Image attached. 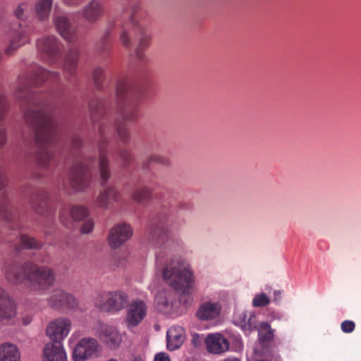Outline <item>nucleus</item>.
<instances>
[{
    "label": "nucleus",
    "instance_id": "a211bd4d",
    "mask_svg": "<svg viewBox=\"0 0 361 361\" xmlns=\"http://www.w3.org/2000/svg\"><path fill=\"white\" fill-rule=\"evenodd\" d=\"M49 305L56 310H68L77 305L75 298L61 289H55L48 299Z\"/></svg>",
    "mask_w": 361,
    "mask_h": 361
},
{
    "label": "nucleus",
    "instance_id": "37998d69",
    "mask_svg": "<svg viewBox=\"0 0 361 361\" xmlns=\"http://www.w3.org/2000/svg\"><path fill=\"white\" fill-rule=\"evenodd\" d=\"M270 300L264 293L257 294L252 299V305L255 307H265L269 304Z\"/></svg>",
    "mask_w": 361,
    "mask_h": 361
},
{
    "label": "nucleus",
    "instance_id": "20e7f679",
    "mask_svg": "<svg viewBox=\"0 0 361 361\" xmlns=\"http://www.w3.org/2000/svg\"><path fill=\"white\" fill-rule=\"evenodd\" d=\"M131 35H136L139 39L135 55L138 60L142 61L145 58L144 51L149 46L151 35L145 27L137 23L135 8H133L130 18L120 25L119 39L124 47H130Z\"/></svg>",
    "mask_w": 361,
    "mask_h": 361
},
{
    "label": "nucleus",
    "instance_id": "393cba45",
    "mask_svg": "<svg viewBox=\"0 0 361 361\" xmlns=\"http://www.w3.org/2000/svg\"><path fill=\"white\" fill-rule=\"evenodd\" d=\"M167 348L175 350L179 348L185 340V330L179 326H171L166 334Z\"/></svg>",
    "mask_w": 361,
    "mask_h": 361
},
{
    "label": "nucleus",
    "instance_id": "4c0bfd02",
    "mask_svg": "<svg viewBox=\"0 0 361 361\" xmlns=\"http://www.w3.org/2000/svg\"><path fill=\"white\" fill-rule=\"evenodd\" d=\"M30 5L27 2L19 4L13 10L16 18L20 20H25L28 18Z\"/></svg>",
    "mask_w": 361,
    "mask_h": 361
},
{
    "label": "nucleus",
    "instance_id": "9d476101",
    "mask_svg": "<svg viewBox=\"0 0 361 361\" xmlns=\"http://www.w3.org/2000/svg\"><path fill=\"white\" fill-rule=\"evenodd\" d=\"M100 345L96 338L84 337L79 340L73 348L72 359L73 361H86L98 357Z\"/></svg>",
    "mask_w": 361,
    "mask_h": 361
},
{
    "label": "nucleus",
    "instance_id": "f8f14e48",
    "mask_svg": "<svg viewBox=\"0 0 361 361\" xmlns=\"http://www.w3.org/2000/svg\"><path fill=\"white\" fill-rule=\"evenodd\" d=\"M94 329L97 336L109 348L115 350L120 346L122 337L115 326L104 323H98Z\"/></svg>",
    "mask_w": 361,
    "mask_h": 361
},
{
    "label": "nucleus",
    "instance_id": "bf43d9fd",
    "mask_svg": "<svg viewBox=\"0 0 361 361\" xmlns=\"http://www.w3.org/2000/svg\"><path fill=\"white\" fill-rule=\"evenodd\" d=\"M23 323L24 324H28L30 323V322H26L25 319H23Z\"/></svg>",
    "mask_w": 361,
    "mask_h": 361
},
{
    "label": "nucleus",
    "instance_id": "79ce46f5",
    "mask_svg": "<svg viewBox=\"0 0 361 361\" xmlns=\"http://www.w3.org/2000/svg\"><path fill=\"white\" fill-rule=\"evenodd\" d=\"M155 302L161 310H167L171 307V302L165 293H160L156 295Z\"/></svg>",
    "mask_w": 361,
    "mask_h": 361
},
{
    "label": "nucleus",
    "instance_id": "de8ad7c7",
    "mask_svg": "<svg viewBox=\"0 0 361 361\" xmlns=\"http://www.w3.org/2000/svg\"><path fill=\"white\" fill-rule=\"evenodd\" d=\"M355 328V324L351 320H345L341 324V329L345 334L352 333Z\"/></svg>",
    "mask_w": 361,
    "mask_h": 361
},
{
    "label": "nucleus",
    "instance_id": "4468645a",
    "mask_svg": "<svg viewBox=\"0 0 361 361\" xmlns=\"http://www.w3.org/2000/svg\"><path fill=\"white\" fill-rule=\"evenodd\" d=\"M71 327V320L68 318L61 317L48 324L46 333L51 341L61 342L69 334Z\"/></svg>",
    "mask_w": 361,
    "mask_h": 361
},
{
    "label": "nucleus",
    "instance_id": "7c9ffc66",
    "mask_svg": "<svg viewBox=\"0 0 361 361\" xmlns=\"http://www.w3.org/2000/svg\"><path fill=\"white\" fill-rule=\"evenodd\" d=\"M20 353L15 345L4 343L0 345V361H20Z\"/></svg>",
    "mask_w": 361,
    "mask_h": 361
},
{
    "label": "nucleus",
    "instance_id": "f3484780",
    "mask_svg": "<svg viewBox=\"0 0 361 361\" xmlns=\"http://www.w3.org/2000/svg\"><path fill=\"white\" fill-rule=\"evenodd\" d=\"M132 235L133 230L130 225L125 223L118 224L109 231V245L112 249H116L128 240Z\"/></svg>",
    "mask_w": 361,
    "mask_h": 361
},
{
    "label": "nucleus",
    "instance_id": "8fccbe9b",
    "mask_svg": "<svg viewBox=\"0 0 361 361\" xmlns=\"http://www.w3.org/2000/svg\"><path fill=\"white\" fill-rule=\"evenodd\" d=\"M154 361H171L169 356L165 353H159L156 354Z\"/></svg>",
    "mask_w": 361,
    "mask_h": 361
},
{
    "label": "nucleus",
    "instance_id": "412c9836",
    "mask_svg": "<svg viewBox=\"0 0 361 361\" xmlns=\"http://www.w3.org/2000/svg\"><path fill=\"white\" fill-rule=\"evenodd\" d=\"M205 344L207 351L213 354H221L229 348L228 341L218 333L208 335Z\"/></svg>",
    "mask_w": 361,
    "mask_h": 361
},
{
    "label": "nucleus",
    "instance_id": "052dcab7",
    "mask_svg": "<svg viewBox=\"0 0 361 361\" xmlns=\"http://www.w3.org/2000/svg\"><path fill=\"white\" fill-rule=\"evenodd\" d=\"M108 361H117V360L116 359L111 358V359H109Z\"/></svg>",
    "mask_w": 361,
    "mask_h": 361
},
{
    "label": "nucleus",
    "instance_id": "a878e982",
    "mask_svg": "<svg viewBox=\"0 0 361 361\" xmlns=\"http://www.w3.org/2000/svg\"><path fill=\"white\" fill-rule=\"evenodd\" d=\"M0 218L8 222L16 219L14 207L5 192L0 195Z\"/></svg>",
    "mask_w": 361,
    "mask_h": 361
},
{
    "label": "nucleus",
    "instance_id": "864d4df0",
    "mask_svg": "<svg viewBox=\"0 0 361 361\" xmlns=\"http://www.w3.org/2000/svg\"><path fill=\"white\" fill-rule=\"evenodd\" d=\"M68 6H78L82 0H63Z\"/></svg>",
    "mask_w": 361,
    "mask_h": 361
},
{
    "label": "nucleus",
    "instance_id": "6e6d98bb",
    "mask_svg": "<svg viewBox=\"0 0 361 361\" xmlns=\"http://www.w3.org/2000/svg\"><path fill=\"white\" fill-rule=\"evenodd\" d=\"M81 142H82V141H81L80 138L78 137H74L73 140V145L75 147H79L81 145Z\"/></svg>",
    "mask_w": 361,
    "mask_h": 361
},
{
    "label": "nucleus",
    "instance_id": "c85d7f7f",
    "mask_svg": "<svg viewBox=\"0 0 361 361\" xmlns=\"http://www.w3.org/2000/svg\"><path fill=\"white\" fill-rule=\"evenodd\" d=\"M236 323L245 331H252L257 327V318L252 312H243L236 318Z\"/></svg>",
    "mask_w": 361,
    "mask_h": 361
},
{
    "label": "nucleus",
    "instance_id": "423d86ee",
    "mask_svg": "<svg viewBox=\"0 0 361 361\" xmlns=\"http://www.w3.org/2000/svg\"><path fill=\"white\" fill-rule=\"evenodd\" d=\"M56 273L51 268L31 262L28 282L34 290H45L54 286Z\"/></svg>",
    "mask_w": 361,
    "mask_h": 361
},
{
    "label": "nucleus",
    "instance_id": "5fc2aeb1",
    "mask_svg": "<svg viewBox=\"0 0 361 361\" xmlns=\"http://www.w3.org/2000/svg\"><path fill=\"white\" fill-rule=\"evenodd\" d=\"M281 292L280 290H274V300L278 302L281 300Z\"/></svg>",
    "mask_w": 361,
    "mask_h": 361
},
{
    "label": "nucleus",
    "instance_id": "9b49d317",
    "mask_svg": "<svg viewBox=\"0 0 361 361\" xmlns=\"http://www.w3.org/2000/svg\"><path fill=\"white\" fill-rule=\"evenodd\" d=\"M37 47L42 57L49 63L56 62L60 57L61 44L54 36H47L38 39Z\"/></svg>",
    "mask_w": 361,
    "mask_h": 361
},
{
    "label": "nucleus",
    "instance_id": "09e8293b",
    "mask_svg": "<svg viewBox=\"0 0 361 361\" xmlns=\"http://www.w3.org/2000/svg\"><path fill=\"white\" fill-rule=\"evenodd\" d=\"M94 226V222L92 219H87L84 221L81 231L84 233H89L92 231Z\"/></svg>",
    "mask_w": 361,
    "mask_h": 361
},
{
    "label": "nucleus",
    "instance_id": "cd10ccee",
    "mask_svg": "<svg viewBox=\"0 0 361 361\" xmlns=\"http://www.w3.org/2000/svg\"><path fill=\"white\" fill-rule=\"evenodd\" d=\"M53 5V0H38L35 5V17L39 22L49 20Z\"/></svg>",
    "mask_w": 361,
    "mask_h": 361
},
{
    "label": "nucleus",
    "instance_id": "f03ea898",
    "mask_svg": "<svg viewBox=\"0 0 361 361\" xmlns=\"http://www.w3.org/2000/svg\"><path fill=\"white\" fill-rule=\"evenodd\" d=\"M156 269L167 284L181 291L180 302L185 306L190 305L193 300L190 290L195 277L190 264L180 257L171 258L159 253L156 257Z\"/></svg>",
    "mask_w": 361,
    "mask_h": 361
},
{
    "label": "nucleus",
    "instance_id": "6ab92c4d",
    "mask_svg": "<svg viewBox=\"0 0 361 361\" xmlns=\"http://www.w3.org/2000/svg\"><path fill=\"white\" fill-rule=\"evenodd\" d=\"M32 209L38 214L47 216L50 213L48 193L44 190L33 192L29 200Z\"/></svg>",
    "mask_w": 361,
    "mask_h": 361
},
{
    "label": "nucleus",
    "instance_id": "5701e85b",
    "mask_svg": "<svg viewBox=\"0 0 361 361\" xmlns=\"http://www.w3.org/2000/svg\"><path fill=\"white\" fill-rule=\"evenodd\" d=\"M104 8L101 0H91L83 8L82 15L90 23L97 21L104 14Z\"/></svg>",
    "mask_w": 361,
    "mask_h": 361
},
{
    "label": "nucleus",
    "instance_id": "a18cd8bd",
    "mask_svg": "<svg viewBox=\"0 0 361 361\" xmlns=\"http://www.w3.org/2000/svg\"><path fill=\"white\" fill-rule=\"evenodd\" d=\"M9 104L6 98L0 94V123H2L8 111Z\"/></svg>",
    "mask_w": 361,
    "mask_h": 361
},
{
    "label": "nucleus",
    "instance_id": "ddd939ff",
    "mask_svg": "<svg viewBox=\"0 0 361 361\" xmlns=\"http://www.w3.org/2000/svg\"><path fill=\"white\" fill-rule=\"evenodd\" d=\"M31 262L23 264L13 262L10 264L5 271V279L11 284L19 285L27 280L30 274Z\"/></svg>",
    "mask_w": 361,
    "mask_h": 361
},
{
    "label": "nucleus",
    "instance_id": "a19ab883",
    "mask_svg": "<svg viewBox=\"0 0 361 361\" xmlns=\"http://www.w3.org/2000/svg\"><path fill=\"white\" fill-rule=\"evenodd\" d=\"M92 78L94 85L97 89H101L105 78V73L102 67H97L92 73Z\"/></svg>",
    "mask_w": 361,
    "mask_h": 361
},
{
    "label": "nucleus",
    "instance_id": "473e14b6",
    "mask_svg": "<svg viewBox=\"0 0 361 361\" xmlns=\"http://www.w3.org/2000/svg\"><path fill=\"white\" fill-rule=\"evenodd\" d=\"M90 114L92 122L94 123L102 116L105 109V102L100 99H93L89 104Z\"/></svg>",
    "mask_w": 361,
    "mask_h": 361
},
{
    "label": "nucleus",
    "instance_id": "2f4dec72",
    "mask_svg": "<svg viewBox=\"0 0 361 361\" xmlns=\"http://www.w3.org/2000/svg\"><path fill=\"white\" fill-rule=\"evenodd\" d=\"M168 238V229L162 221L159 222L151 229L149 240L156 241L157 244L162 243Z\"/></svg>",
    "mask_w": 361,
    "mask_h": 361
},
{
    "label": "nucleus",
    "instance_id": "c756f323",
    "mask_svg": "<svg viewBox=\"0 0 361 361\" xmlns=\"http://www.w3.org/2000/svg\"><path fill=\"white\" fill-rule=\"evenodd\" d=\"M79 54L78 49L74 47L69 49L65 57L63 68L71 75H74L76 71Z\"/></svg>",
    "mask_w": 361,
    "mask_h": 361
},
{
    "label": "nucleus",
    "instance_id": "72a5a7b5",
    "mask_svg": "<svg viewBox=\"0 0 361 361\" xmlns=\"http://www.w3.org/2000/svg\"><path fill=\"white\" fill-rule=\"evenodd\" d=\"M114 128L120 141L124 145H128L130 141V133L126 124L121 121L120 118H116Z\"/></svg>",
    "mask_w": 361,
    "mask_h": 361
},
{
    "label": "nucleus",
    "instance_id": "4d7b16f0",
    "mask_svg": "<svg viewBox=\"0 0 361 361\" xmlns=\"http://www.w3.org/2000/svg\"><path fill=\"white\" fill-rule=\"evenodd\" d=\"M224 361H240V360L237 358L229 357V358L225 359Z\"/></svg>",
    "mask_w": 361,
    "mask_h": 361
},
{
    "label": "nucleus",
    "instance_id": "603ef678",
    "mask_svg": "<svg viewBox=\"0 0 361 361\" xmlns=\"http://www.w3.org/2000/svg\"><path fill=\"white\" fill-rule=\"evenodd\" d=\"M6 178L0 169V190H2L6 185Z\"/></svg>",
    "mask_w": 361,
    "mask_h": 361
},
{
    "label": "nucleus",
    "instance_id": "58836bf2",
    "mask_svg": "<svg viewBox=\"0 0 361 361\" xmlns=\"http://www.w3.org/2000/svg\"><path fill=\"white\" fill-rule=\"evenodd\" d=\"M20 241L21 247L26 249H39L41 243H38L34 238L26 235H20Z\"/></svg>",
    "mask_w": 361,
    "mask_h": 361
},
{
    "label": "nucleus",
    "instance_id": "c03bdc74",
    "mask_svg": "<svg viewBox=\"0 0 361 361\" xmlns=\"http://www.w3.org/2000/svg\"><path fill=\"white\" fill-rule=\"evenodd\" d=\"M118 155L124 167L128 166L133 161V155L127 149H120L118 151Z\"/></svg>",
    "mask_w": 361,
    "mask_h": 361
},
{
    "label": "nucleus",
    "instance_id": "7ed1b4c3",
    "mask_svg": "<svg viewBox=\"0 0 361 361\" xmlns=\"http://www.w3.org/2000/svg\"><path fill=\"white\" fill-rule=\"evenodd\" d=\"M142 97V90L130 79L118 81L116 100L118 116L124 123L134 122L138 118L137 104Z\"/></svg>",
    "mask_w": 361,
    "mask_h": 361
},
{
    "label": "nucleus",
    "instance_id": "aec40b11",
    "mask_svg": "<svg viewBox=\"0 0 361 361\" xmlns=\"http://www.w3.org/2000/svg\"><path fill=\"white\" fill-rule=\"evenodd\" d=\"M221 310V306L219 302H205L199 306L195 316L202 322L212 321L220 315Z\"/></svg>",
    "mask_w": 361,
    "mask_h": 361
},
{
    "label": "nucleus",
    "instance_id": "49530a36",
    "mask_svg": "<svg viewBox=\"0 0 361 361\" xmlns=\"http://www.w3.org/2000/svg\"><path fill=\"white\" fill-rule=\"evenodd\" d=\"M149 161L163 166H169L171 164L170 159L165 156L154 154L149 157Z\"/></svg>",
    "mask_w": 361,
    "mask_h": 361
},
{
    "label": "nucleus",
    "instance_id": "2eb2a0df",
    "mask_svg": "<svg viewBox=\"0 0 361 361\" xmlns=\"http://www.w3.org/2000/svg\"><path fill=\"white\" fill-rule=\"evenodd\" d=\"M147 306L145 301L140 299L132 300L128 306L126 322L128 327L137 326L146 317Z\"/></svg>",
    "mask_w": 361,
    "mask_h": 361
},
{
    "label": "nucleus",
    "instance_id": "3c124183",
    "mask_svg": "<svg viewBox=\"0 0 361 361\" xmlns=\"http://www.w3.org/2000/svg\"><path fill=\"white\" fill-rule=\"evenodd\" d=\"M6 142V130L4 128L0 129V147H2Z\"/></svg>",
    "mask_w": 361,
    "mask_h": 361
},
{
    "label": "nucleus",
    "instance_id": "39448f33",
    "mask_svg": "<svg viewBox=\"0 0 361 361\" xmlns=\"http://www.w3.org/2000/svg\"><path fill=\"white\" fill-rule=\"evenodd\" d=\"M99 139L98 141L99 159L97 161L99 171V181L101 185H104L111 177L109 169V160L108 158L107 147L109 145L110 128L104 123L98 126Z\"/></svg>",
    "mask_w": 361,
    "mask_h": 361
},
{
    "label": "nucleus",
    "instance_id": "f257e3e1",
    "mask_svg": "<svg viewBox=\"0 0 361 361\" xmlns=\"http://www.w3.org/2000/svg\"><path fill=\"white\" fill-rule=\"evenodd\" d=\"M59 75L34 65L19 78L15 97L23 111L25 122L35 130L39 149L37 160L47 167L54 157L52 147L59 142V126L51 97L63 94Z\"/></svg>",
    "mask_w": 361,
    "mask_h": 361
},
{
    "label": "nucleus",
    "instance_id": "6e6552de",
    "mask_svg": "<svg viewBox=\"0 0 361 361\" xmlns=\"http://www.w3.org/2000/svg\"><path fill=\"white\" fill-rule=\"evenodd\" d=\"M95 161L91 158L88 161H78L73 166L70 176V186L75 190L82 191L87 188L92 180L90 164Z\"/></svg>",
    "mask_w": 361,
    "mask_h": 361
},
{
    "label": "nucleus",
    "instance_id": "ea45409f",
    "mask_svg": "<svg viewBox=\"0 0 361 361\" xmlns=\"http://www.w3.org/2000/svg\"><path fill=\"white\" fill-rule=\"evenodd\" d=\"M70 214L74 221H81L87 216L88 212L85 207L74 206L71 208Z\"/></svg>",
    "mask_w": 361,
    "mask_h": 361
},
{
    "label": "nucleus",
    "instance_id": "dca6fc26",
    "mask_svg": "<svg viewBox=\"0 0 361 361\" xmlns=\"http://www.w3.org/2000/svg\"><path fill=\"white\" fill-rule=\"evenodd\" d=\"M17 315V306L8 293L0 287V322H12Z\"/></svg>",
    "mask_w": 361,
    "mask_h": 361
},
{
    "label": "nucleus",
    "instance_id": "4be33fe9",
    "mask_svg": "<svg viewBox=\"0 0 361 361\" xmlns=\"http://www.w3.org/2000/svg\"><path fill=\"white\" fill-rule=\"evenodd\" d=\"M45 361H66L67 357L61 342H48L44 348Z\"/></svg>",
    "mask_w": 361,
    "mask_h": 361
},
{
    "label": "nucleus",
    "instance_id": "b1692460",
    "mask_svg": "<svg viewBox=\"0 0 361 361\" xmlns=\"http://www.w3.org/2000/svg\"><path fill=\"white\" fill-rule=\"evenodd\" d=\"M55 25L59 33L66 41L73 42L76 39L77 29L70 24L66 16H56Z\"/></svg>",
    "mask_w": 361,
    "mask_h": 361
},
{
    "label": "nucleus",
    "instance_id": "680f3d73",
    "mask_svg": "<svg viewBox=\"0 0 361 361\" xmlns=\"http://www.w3.org/2000/svg\"><path fill=\"white\" fill-rule=\"evenodd\" d=\"M133 361H140V360H133Z\"/></svg>",
    "mask_w": 361,
    "mask_h": 361
},
{
    "label": "nucleus",
    "instance_id": "bb28decb",
    "mask_svg": "<svg viewBox=\"0 0 361 361\" xmlns=\"http://www.w3.org/2000/svg\"><path fill=\"white\" fill-rule=\"evenodd\" d=\"M120 193L114 186L105 188L97 197V203L103 207H108L111 203L118 201Z\"/></svg>",
    "mask_w": 361,
    "mask_h": 361
},
{
    "label": "nucleus",
    "instance_id": "1a4fd4ad",
    "mask_svg": "<svg viewBox=\"0 0 361 361\" xmlns=\"http://www.w3.org/2000/svg\"><path fill=\"white\" fill-rule=\"evenodd\" d=\"M10 39L4 49L6 56H12L22 46L30 42L28 27L21 23H13L9 26Z\"/></svg>",
    "mask_w": 361,
    "mask_h": 361
},
{
    "label": "nucleus",
    "instance_id": "f704fd0d",
    "mask_svg": "<svg viewBox=\"0 0 361 361\" xmlns=\"http://www.w3.org/2000/svg\"><path fill=\"white\" fill-rule=\"evenodd\" d=\"M259 339L260 342H269L273 339L274 331L267 322L259 324L258 329Z\"/></svg>",
    "mask_w": 361,
    "mask_h": 361
},
{
    "label": "nucleus",
    "instance_id": "0eeeda50",
    "mask_svg": "<svg viewBox=\"0 0 361 361\" xmlns=\"http://www.w3.org/2000/svg\"><path fill=\"white\" fill-rule=\"evenodd\" d=\"M128 302V295L122 290L104 291L94 299L95 305L102 311L118 312Z\"/></svg>",
    "mask_w": 361,
    "mask_h": 361
},
{
    "label": "nucleus",
    "instance_id": "c9c22d12",
    "mask_svg": "<svg viewBox=\"0 0 361 361\" xmlns=\"http://www.w3.org/2000/svg\"><path fill=\"white\" fill-rule=\"evenodd\" d=\"M152 196V192L147 187H142L137 189L133 195V198L138 203H144L149 200Z\"/></svg>",
    "mask_w": 361,
    "mask_h": 361
},
{
    "label": "nucleus",
    "instance_id": "e433bc0d",
    "mask_svg": "<svg viewBox=\"0 0 361 361\" xmlns=\"http://www.w3.org/2000/svg\"><path fill=\"white\" fill-rule=\"evenodd\" d=\"M111 45L110 30H108L97 43V49L98 53L100 54H105L110 49Z\"/></svg>",
    "mask_w": 361,
    "mask_h": 361
},
{
    "label": "nucleus",
    "instance_id": "13d9d810",
    "mask_svg": "<svg viewBox=\"0 0 361 361\" xmlns=\"http://www.w3.org/2000/svg\"><path fill=\"white\" fill-rule=\"evenodd\" d=\"M63 212H62V213L61 214V221H63Z\"/></svg>",
    "mask_w": 361,
    "mask_h": 361
}]
</instances>
